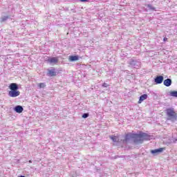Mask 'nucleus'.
<instances>
[{
  "mask_svg": "<svg viewBox=\"0 0 177 177\" xmlns=\"http://www.w3.org/2000/svg\"><path fill=\"white\" fill-rule=\"evenodd\" d=\"M162 81H164V77L163 76H157L155 78V82L156 84H162Z\"/></svg>",
  "mask_w": 177,
  "mask_h": 177,
  "instance_id": "nucleus-5",
  "label": "nucleus"
},
{
  "mask_svg": "<svg viewBox=\"0 0 177 177\" xmlns=\"http://www.w3.org/2000/svg\"><path fill=\"white\" fill-rule=\"evenodd\" d=\"M163 84L165 86H171L172 84V80L171 79L165 80Z\"/></svg>",
  "mask_w": 177,
  "mask_h": 177,
  "instance_id": "nucleus-7",
  "label": "nucleus"
},
{
  "mask_svg": "<svg viewBox=\"0 0 177 177\" xmlns=\"http://www.w3.org/2000/svg\"><path fill=\"white\" fill-rule=\"evenodd\" d=\"M130 139H134V143H143V140H146V139H147V134L145 133H140L138 134L129 133L125 135L123 142H128Z\"/></svg>",
  "mask_w": 177,
  "mask_h": 177,
  "instance_id": "nucleus-1",
  "label": "nucleus"
},
{
  "mask_svg": "<svg viewBox=\"0 0 177 177\" xmlns=\"http://www.w3.org/2000/svg\"><path fill=\"white\" fill-rule=\"evenodd\" d=\"M38 86L41 89V88H45V86H46V85L45 84V83H39L38 84Z\"/></svg>",
  "mask_w": 177,
  "mask_h": 177,
  "instance_id": "nucleus-14",
  "label": "nucleus"
},
{
  "mask_svg": "<svg viewBox=\"0 0 177 177\" xmlns=\"http://www.w3.org/2000/svg\"><path fill=\"white\" fill-rule=\"evenodd\" d=\"M30 164L32 162V160H29Z\"/></svg>",
  "mask_w": 177,
  "mask_h": 177,
  "instance_id": "nucleus-20",
  "label": "nucleus"
},
{
  "mask_svg": "<svg viewBox=\"0 0 177 177\" xmlns=\"http://www.w3.org/2000/svg\"><path fill=\"white\" fill-rule=\"evenodd\" d=\"M163 41H164V42H167V41H168V38L165 37V38L163 39Z\"/></svg>",
  "mask_w": 177,
  "mask_h": 177,
  "instance_id": "nucleus-17",
  "label": "nucleus"
},
{
  "mask_svg": "<svg viewBox=\"0 0 177 177\" xmlns=\"http://www.w3.org/2000/svg\"><path fill=\"white\" fill-rule=\"evenodd\" d=\"M166 114L168 117V120H171V121H176L177 114L176 112H175V111L174 110V109H166Z\"/></svg>",
  "mask_w": 177,
  "mask_h": 177,
  "instance_id": "nucleus-3",
  "label": "nucleus"
},
{
  "mask_svg": "<svg viewBox=\"0 0 177 177\" xmlns=\"http://www.w3.org/2000/svg\"><path fill=\"white\" fill-rule=\"evenodd\" d=\"M170 96H172L173 97H177V91H173L169 93Z\"/></svg>",
  "mask_w": 177,
  "mask_h": 177,
  "instance_id": "nucleus-13",
  "label": "nucleus"
},
{
  "mask_svg": "<svg viewBox=\"0 0 177 177\" xmlns=\"http://www.w3.org/2000/svg\"><path fill=\"white\" fill-rule=\"evenodd\" d=\"M148 96L147 94H144L140 97V99L138 100V104H140L143 100H146L147 99Z\"/></svg>",
  "mask_w": 177,
  "mask_h": 177,
  "instance_id": "nucleus-11",
  "label": "nucleus"
},
{
  "mask_svg": "<svg viewBox=\"0 0 177 177\" xmlns=\"http://www.w3.org/2000/svg\"><path fill=\"white\" fill-rule=\"evenodd\" d=\"M48 75H49V77H56L57 73L56 71H55V69L49 70L48 72Z\"/></svg>",
  "mask_w": 177,
  "mask_h": 177,
  "instance_id": "nucleus-9",
  "label": "nucleus"
},
{
  "mask_svg": "<svg viewBox=\"0 0 177 177\" xmlns=\"http://www.w3.org/2000/svg\"><path fill=\"white\" fill-rule=\"evenodd\" d=\"M79 59H80V57L78 55H71V56H69L70 62H76V60H78Z\"/></svg>",
  "mask_w": 177,
  "mask_h": 177,
  "instance_id": "nucleus-10",
  "label": "nucleus"
},
{
  "mask_svg": "<svg viewBox=\"0 0 177 177\" xmlns=\"http://www.w3.org/2000/svg\"><path fill=\"white\" fill-rule=\"evenodd\" d=\"M23 106L18 105L17 106L15 107V111H16V113H19L20 114V113H23Z\"/></svg>",
  "mask_w": 177,
  "mask_h": 177,
  "instance_id": "nucleus-8",
  "label": "nucleus"
},
{
  "mask_svg": "<svg viewBox=\"0 0 177 177\" xmlns=\"http://www.w3.org/2000/svg\"><path fill=\"white\" fill-rule=\"evenodd\" d=\"M9 89L10 91L8 92V95L10 97H17L20 96V91H19V86L16 83H11L9 85Z\"/></svg>",
  "mask_w": 177,
  "mask_h": 177,
  "instance_id": "nucleus-2",
  "label": "nucleus"
},
{
  "mask_svg": "<svg viewBox=\"0 0 177 177\" xmlns=\"http://www.w3.org/2000/svg\"><path fill=\"white\" fill-rule=\"evenodd\" d=\"M164 150H165V148H159L158 149H153L151 151V153L152 154H156L157 153H162V151H164Z\"/></svg>",
  "mask_w": 177,
  "mask_h": 177,
  "instance_id": "nucleus-6",
  "label": "nucleus"
},
{
  "mask_svg": "<svg viewBox=\"0 0 177 177\" xmlns=\"http://www.w3.org/2000/svg\"><path fill=\"white\" fill-rule=\"evenodd\" d=\"M88 117H89V114L88 113H84L82 115V118H88Z\"/></svg>",
  "mask_w": 177,
  "mask_h": 177,
  "instance_id": "nucleus-15",
  "label": "nucleus"
},
{
  "mask_svg": "<svg viewBox=\"0 0 177 177\" xmlns=\"http://www.w3.org/2000/svg\"><path fill=\"white\" fill-rule=\"evenodd\" d=\"M6 19H8V18H7V17L3 18V19H2V21H5V20H6Z\"/></svg>",
  "mask_w": 177,
  "mask_h": 177,
  "instance_id": "nucleus-18",
  "label": "nucleus"
},
{
  "mask_svg": "<svg viewBox=\"0 0 177 177\" xmlns=\"http://www.w3.org/2000/svg\"><path fill=\"white\" fill-rule=\"evenodd\" d=\"M102 86H103L104 88H107V86H109V84H107V83H103V84H102Z\"/></svg>",
  "mask_w": 177,
  "mask_h": 177,
  "instance_id": "nucleus-16",
  "label": "nucleus"
},
{
  "mask_svg": "<svg viewBox=\"0 0 177 177\" xmlns=\"http://www.w3.org/2000/svg\"><path fill=\"white\" fill-rule=\"evenodd\" d=\"M147 6H148V8H151V5H150V4H148Z\"/></svg>",
  "mask_w": 177,
  "mask_h": 177,
  "instance_id": "nucleus-19",
  "label": "nucleus"
},
{
  "mask_svg": "<svg viewBox=\"0 0 177 177\" xmlns=\"http://www.w3.org/2000/svg\"><path fill=\"white\" fill-rule=\"evenodd\" d=\"M47 62L48 63H50V64H57V63H59V59L56 57L48 58Z\"/></svg>",
  "mask_w": 177,
  "mask_h": 177,
  "instance_id": "nucleus-4",
  "label": "nucleus"
},
{
  "mask_svg": "<svg viewBox=\"0 0 177 177\" xmlns=\"http://www.w3.org/2000/svg\"><path fill=\"white\" fill-rule=\"evenodd\" d=\"M109 138H110V139H111V140H113V142H118V140H120L118 139V136H110Z\"/></svg>",
  "mask_w": 177,
  "mask_h": 177,
  "instance_id": "nucleus-12",
  "label": "nucleus"
}]
</instances>
